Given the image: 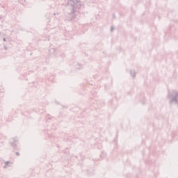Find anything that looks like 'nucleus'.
Listing matches in <instances>:
<instances>
[{
    "instance_id": "4",
    "label": "nucleus",
    "mask_w": 178,
    "mask_h": 178,
    "mask_svg": "<svg viewBox=\"0 0 178 178\" xmlns=\"http://www.w3.org/2000/svg\"><path fill=\"white\" fill-rule=\"evenodd\" d=\"M52 51H53V52H55V49H50V52H52Z\"/></svg>"
},
{
    "instance_id": "6",
    "label": "nucleus",
    "mask_w": 178,
    "mask_h": 178,
    "mask_svg": "<svg viewBox=\"0 0 178 178\" xmlns=\"http://www.w3.org/2000/svg\"><path fill=\"white\" fill-rule=\"evenodd\" d=\"M3 41H6V38H3Z\"/></svg>"
},
{
    "instance_id": "1",
    "label": "nucleus",
    "mask_w": 178,
    "mask_h": 178,
    "mask_svg": "<svg viewBox=\"0 0 178 178\" xmlns=\"http://www.w3.org/2000/svg\"><path fill=\"white\" fill-rule=\"evenodd\" d=\"M68 6H71V13L68 14V17L66 18V20H73L74 19V13L80 9L81 6V2L80 0H68L67 1Z\"/></svg>"
},
{
    "instance_id": "7",
    "label": "nucleus",
    "mask_w": 178,
    "mask_h": 178,
    "mask_svg": "<svg viewBox=\"0 0 178 178\" xmlns=\"http://www.w3.org/2000/svg\"><path fill=\"white\" fill-rule=\"evenodd\" d=\"M4 49L7 50L8 47H4Z\"/></svg>"
},
{
    "instance_id": "8",
    "label": "nucleus",
    "mask_w": 178,
    "mask_h": 178,
    "mask_svg": "<svg viewBox=\"0 0 178 178\" xmlns=\"http://www.w3.org/2000/svg\"><path fill=\"white\" fill-rule=\"evenodd\" d=\"M110 29H111V30H112V26H111V28H110Z\"/></svg>"
},
{
    "instance_id": "5",
    "label": "nucleus",
    "mask_w": 178,
    "mask_h": 178,
    "mask_svg": "<svg viewBox=\"0 0 178 178\" xmlns=\"http://www.w3.org/2000/svg\"><path fill=\"white\" fill-rule=\"evenodd\" d=\"M15 154H16V155H17V156H19V155H20V153H19V152H17Z\"/></svg>"
},
{
    "instance_id": "2",
    "label": "nucleus",
    "mask_w": 178,
    "mask_h": 178,
    "mask_svg": "<svg viewBox=\"0 0 178 178\" xmlns=\"http://www.w3.org/2000/svg\"><path fill=\"white\" fill-rule=\"evenodd\" d=\"M10 144L12 147H16V145H17V138H11L10 140Z\"/></svg>"
},
{
    "instance_id": "3",
    "label": "nucleus",
    "mask_w": 178,
    "mask_h": 178,
    "mask_svg": "<svg viewBox=\"0 0 178 178\" xmlns=\"http://www.w3.org/2000/svg\"><path fill=\"white\" fill-rule=\"evenodd\" d=\"M13 165V163L10 161H6L4 163L3 169H8V168H10Z\"/></svg>"
}]
</instances>
